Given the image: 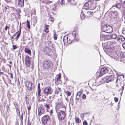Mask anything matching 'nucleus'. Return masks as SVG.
<instances>
[{"mask_svg":"<svg viewBox=\"0 0 125 125\" xmlns=\"http://www.w3.org/2000/svg\"><path fill=\"white\" fill-rule=\"evenodd\" d=\"M118 12L116 11H114L111 14V18H116L118 17Z\"/></svg>","mask_w":125,"mask_h":125,"instance_id":"a211bd4d","label":"nucleus"},{"mask_svg":"<svg viewBox=\"0 0 125 125\" xmlns=\"http://www.w3.org/2000/svg\"><path fill=\"white\" fill-rule=\"evenodd\" d=\"M51 118L48 115H44L41 118V121L43 124L48 125L50 122Z\"/></svg>","mask_w":125,"mask_h":125,"instance_id":"423d86ee","label":"nucleus"},{"mask_svg":"<svg viewBox=\"0 0 125 125\" xmlns=\"http://www.w3.org/2000/svg\"><path fill=\"white\" fill-rule=\"evenodd\" d=\"M45 46H48L49 47H53V45L52 43V42L51 41H48L47 42H45Z\"/></svg>","mask_w":125,"mask_h":125,"instance_id":"f3484780","label":"nucleus"},{"mask_svg":"<svg viewBox=\"0 0 125 125\" xmlns=\"http://www.w3.org/2000/svg\"><path fill=\"white\" fill-rule=\"evenodd\" d=\"M24 52L27 53L30 56L31 55V50L27 48H25L24 49Z\"/></svg>","mask_w":125,"mask_h":125,"instance_id":"bb28decb","label":"nucleus"},{"mask_svg":"<svg viewBox=\"0 0 125 125\" xmlns=\"http://www.w3.org/2000/svg\"><path fill=\"white\" fill-rule=\"evenodd\" d=\"M108 43L110 44V45H114L116 43V42L114 40H112L111 41H108Z\"/></svg>","mask_w":125,"mask_h":125,"instance_id":"c756f323","label":"nucleus"},{"mask_svg":"<svg viewBox=\"0 0 125 125\" xmlns=\"http://www.w3.org/2000/svg\"><path fill=\"white\" fill-rule=\"evenodd\" d=\"M114 100L115 102H117L118 101V98L116 97H115L114 98Z\"/></svg>","mask_w":125,"mask_h":125,"instance_id":"8fccbe9b","label":"nucleus"},{"mask_svg":"<svg viewBox=\"0 0 125 125\" xmlns=\"http://www.w3.org/2000/svg\"><path fill=\"white\" fill-rule=\"evenodd\" d=\"M54 51L53 47H49L48 46H45L43 49V51L44 54L50 56L53 55Z\"/></svg>","mask_w":125,"mask_h":125,"instance_id":"20e7f679","label":"nucleus"},{"mask_svg":"<svg viewBox=\"0 0 125 125\" xmlns=\"http://www.w3.org/2000/svg\"><path fill=\"white\" fill-rule=\"evenodd\" d=\"M31 58L28 55H26L25 57V64L28 67H29L31 64Z\"/></svg>","mask_w":125,"mask_h":125,"instance_id":"6e6552de","label":"nucleus"},{"mask_svg":"<svg viewBox=\"0 0 125 125\" xmlns=\"http://www.w3.org/2000/svg\"><path fill=\"white\" fill-rule=\"evenodd\" d=\"M26 25L27 26V27L29 29H30V22L28 20H27V21H26Z\"/></svg>","mask_w":125,"mask_h":125,"instance_id":"58836bf2","label":"nucleus"},{"mask_svg":"<svg viewBox=\"0 0 125 125\" xmlns=\"http://www.w3.org/2000/svg\"><path fill=\"white\" fill-rule=\"evenodd\" d=\"M10 109L9 107V106H8L7 107V110L8 111V110H9Z\"/></svg>","mask_w":125,"mask_h":125,"instance_id":"774afa93","label":"nucleus"},{"mask_svg":"<svg viewBox=\"0 0 125 125\" xmlns=\"http://www.w3.org/2000/svg\"><path fill=\"white\" fill-rule=\"evenodd\" d=\"M45 26L44 29V31L46 33H48L49 32V25H47L46 24H45Z\"/></svg>","mask_w":125,"mask_h":125,"instance_id":"4be33fe9","label":"nucleus"},{"mask_svg":"<svg viewBox=\"0 0 125 125\" xmlns=\"http://www.w3.org/2000/svg\"><path fill=\"white\" fill-rule=\"evenodd\" d=\"M46 34L45 33H44L42 35L41 38L42 39H46Z\"/></svg>","mask_w":125,"mask_h":125,"instance_id":"ea45409f","label":"nucleus"},{"mask_svg":"<svg viewBox=\"0 0 125 125\" xmlns=\"http://www.w3.org/2000/svg\"><path fill=\"white\" fill-rule=\"evenodd\" d=\"M67 1L71 5H75L76 4V1L75 0H67Z\"/></svg>","mask_w":125,"mask_h":125,"instance_id":"5701e85b","label":"nucleus"},{"mask_svg":"<svg viewBox=\"0 0 125 125\" xmlns=\"http://www.w3.org/2000/svg\"><path fill=\"white\" fill-rule=\"evenodd\" d=\"M122 46L124 49H125V42L123 44Z\"/></svg>","mask_w":125,"mask_h":125,"instance_id":"5fc2aeb1","label":"nucleus"},{"mask_svg":"<svg viewBox=\"0 0 125 125\" xmlns=\"http://www.w3.org/2000/svg\"><path fill=\"white\" fill-rule=\"evenodd\" d=\"M75 122L77 124H79L81 123V120L77 117L75 118Z\"/></svg>","mask_w":125,"mask_h":125,"instance_id":"2f4dec72","label":"nucleus"},{"mask_svg":"<svg viewBox=\"0 0 125 125\" xmlns=\"http://www.w3.org/2000/svg\"><path fill=\"white\" fill-rule=\"evenodd\" d=\"M10 74V75H11V78L12 79H13V74L11 73Z\"/></svg>","mask_w":125,"mask_h":125,"instance_id":"052dcab7","label":"nucleus"},{"mask_svg":"<svg viewBox=\"0 0 125 125\" xmlns=\"http://www.w3.org/2000/svg\"><path fill=\"white\" fill-rule=\"evenodd\" d=\"M122 6L123 9H124L123 13V15H124V17H125V3H124L122 5Z\"/></svg>","mask_w":125,"mask_h":125,"instance_id":"c9c22d12","label":"nucleus"},{"mask_svg":"<svg viewBox=\"0 0 125 125\" xmlns=\"http://www.w3.org/2000/svg\"><path fill=\"white\" fill-rule=\"evenodd\" d=\"M116 86L118 87L117 88L118 89L119 91H121L122 93L124 89V85L122 86L121 84H120L119 85L117 84Z\"/></svg>","mask_w":125,"mask_h":125,"instance_id":"aec40b11","label":"nucleus"},{"mask_svg":"<svg viewBox=\"0 0 125 125\" xmlns=\"http://www.w3.org/2000/svg\"><path fill=\"white\" fill-rule=\"evenodd\" d=\"M83 124L84 125H87L88 124L87 122L85 120H84L83 122Z\"/></svg>","mask_w":125,"mask_h":125,"instance_id":"3c124183","label":"nucleus"},{"mask_svg":"<svg viewBox=\"0 0 125 125\" xmlns=\"http://www.w3.org/2000/svg\"><path fill=\"white\" fill-rule=\"evenodd\" d=\"M61 88L58 87H57L55 90L54 91V96L55 97H58L59 96V94H60V98L61 97L60 95L61 93Z\"/></svg>","mask_w":125,"mask_h":125,"instance_id":"ddd939ff","label":"nucleus"},{"mask_svg":"<svg viewBox=\"0 0 125 125\" xmlns=\"http://www.w3.org/2000/svg\"><path fill=\"white\" fill-rule=\"evenodd\" d=\"M83 92V90H81L80 91L77 93L76 97V99H79V98Z\"/></svg>","mask_w":125,"mask_h":125,"instance_id":"6ab92c4d","label":"nucleus"},{"mask_svg":"<svg viewBox=\"0 0 125 125\" xmlns=\"http://www.w3.org/2000/svg\"><path fill=\"white\" fill-rule=\"evenodd\" d=\"M16 11L18 13H20L21 12V10L20 9H18L16 10Z\"/></svg>","mask_w":125,"mask_h":125,"instance_id":"c03bdc74","label":"nucleus"},{"mask_svg":"<svg viewBox=\"0 0 125 125\" xmlns=\"http://www.w3.org/2000/svg\"><path fill=\"white\" fill-rule=\"evenodd\" d=\"M54 19L51 16H49L48 20L51 22L52 23H53L54 22Z\"/></svg>","mask_w":125,"mask_h":125,"instance_id":"f704fd0d","label":"nucleus"},{"mask_svg":"<svg viewBox=\"0 0 125 125\" xmlns=\"http://www.w3.org/2000/svg\"><path fill=\"white\" fill-rule=\"evenodd\" d=\"M111 38L112 39H116V40L117 39V35L114 34H112L110 36Z\"/></svg>","mask_w":125,"mask_h":125,"instance_id":"72a5a7b5","label":"nucleus"},{"mask_svg":"<svg viewBox=\"0 0 125 125\" xmlns=\"http://www.w3.org/2000/svg\"><path fill=\"white\" fill-rule=\"evenodd\" d=\"M23 117V114H22L21 115V121L22 122Z\"/></svg>","mask_w":125,"mask_h":125,"instance_id":"4d7b16f0","label":"nucleus"},{"mask_svg":"<svg viewBox=\"0 0 125 125\" xmlns=\"http://www.w3.org/2000/svg\"><path fill=\"white\" fill-rule=\"evenodd\" d=\"M41 91V90H38V97H40L41 95V94L40 93Z\"/></svg>","mask_w":125,"mask_h":125,"instance_id":"a19ab883","label":"nucleus"},{"mask_svg":"<svg viewBox=\"0 0 125 125\" xmlns=\"http://www.w3.org/2000/svg\"><path fill=\"white\" fill-rule=\"evenodd\" d=\"M18 103L16 102H15L14 104V105H16L17 106Z\"/></svg>","mask_w":125,"mask_h":125,"instance_id":"69168bd1","label":"nucleus"},{"mask_svg":"<svg viewBox=\"0 0 125 125\" xmlns=\"http://www.w3.org/2000/svg\"><path fill=\"white\" fill-rule=\"evenodd\" d=\"M18 3L20 7H23L24 6V0H18Z\"/></svg>","mask_w":125,"mask_h":125,"instance_id":"412c9836","label":"nucleus"},{"mask_svg":"<svg viewBox=\"0 0 125 125\" xmlns=\"http://www.w3.org/2000/svg\"><path fill=\"white\" fill-rule=\"evenodd\" d=\"M28 97L27 96H26L25 97V99L26 102H27V100L28 99Z\"/></svg>","mask_w":125,"mask_h":125,"instance_id":"680f3d73","label":"nucleus"},{"mask_svg":"<svg viewBox=\"0 0 125 125\" xmlns=\"http://www.w3.org/2000/svg\"><path fill=\"white\" fill-rule=\"evenodd\" d=\"M32 85L33 84L31 82H30L29 81H27L26 82V85L27 88L28 89L29 91L32 90Z\"/></svg>","mask_w":125,"mask_h":125,"instance_id":"2eb2a0df","label":"nucleus"},{"mask_svg":"<svg viewBox=\"0 0 125 125\" xmlns=\"http://www.w3.org/2000/svg\"><path fill=\"white\" fill-rule=\"evenodd\" d=\"M77 33V31L76 30L74 31L72 33V36L73 38H71V39H73V40L75 38V37L76 35V34Z\"/></svg>","mask_w":125,"mask_h":125,"instance_id":"cd10ccee","label":"nucleus"},{"mask_svg":"<svg viewBox=\"0 0 125 125\" xmlns=\"http://www.w3.org/2000/svg\"><path fill=\"white\" fill-rule=\"evenodd\" d=\"M116 40L120 42H122L125 40V38L121 35H119L117 38Z\"/></svg>","mask_w":125,"mask_h":125,"instance_id":"dca6fc26","label":"nucleus"},{"mask_svg":"<svg viewBox=\"0 0 125 125\" xmlns=\"http://www.w3.org/2000/svg\"><path fill=\"white\" fill-rule=\"evenodd\" d=\"M15 36V35H13V36L11 37V39H12Z\"/></svg>","mask_w":125,"mask_h":125,"instance_id":"338daca9","label":"nucleus"},{"mask_svg":"<svg viewBox=\"0 0 125 125\" xmlns=\"http://www.w3.org/2000/svg\"><path fill=\"white\" fill-rule=\"evenodd\" d=\"M38 90H41L40 89V83H38Z\"/></svg>","mask_w":125,"mask_h":125,"instance_id":"864d4df0","label":"nucleus"},{"mask_svg":"<svg viewBox=\"0 0 125 125\" xmlns=\"http://www.w3.org/2000/svg\"><path fill=\"white\" fill-rule=\"evenodd\" d=\"M62 95V94L61 93L60 95L61 97L58 99L57 104L55 106V110L56 112L66 110V106L63 102Z\"/></svg>","mask_w":125,"mask_h":125,"instance_id":"f257e3e1","label":"nucleus"},{"mask_svg":"<svg viewBox=\"0 0 125 125\" xmlns=\"http://www.w3.org/2000/svg\"><path fill=\"white\" fill-rule=\"evenodd\" d=\"M116 79V78L115 76L112 75L110 76H107L106 77V81L107 83H108L109 81H112Z\"/></svg>","mask_w":125,"mask_h":125,"instance_id":"4468645a","label":"nucleus"},{"mask_svg":"<svg viewBox=\"0 0 125 125\" xmlns=\"http://www.w3.org/2000/svg\"><path fill=\"white\" fill-rule=\"evenodd\" d=\"M96 1L94 0H90L85 3L84 6V8L86 10H94L96 7Z\"/></svg>","mask_w":125,"mask_h":125,"instance_id":"7ed1b4c3","label":"nucleus"},{"mask_svg":"<svg viewBox=\"0 0 125 125\" xmlns=\"http://www.w3.org/2000/svg\"><path fill=\"white\" fill-rule=\"evenodd\" d=\"M12 49L13 50H15L17 48V47L15 45H12Z\"/></svg>","mask_w":125,"mask_h":125,"instance_id":"49530a36","label":"nucleus"},{"mask_svg":"<svg viewBox=\"0 0 125 125\" xmlns=\"http://www.w3.org/2000/svg\"><path fill=\"white\" fill-rule=\"evenodd\" d=\"M82 98L83 99H85L86 98V96L85 94H83L82 95Z\"/></svg>","mask_w":125,"mask_h":125,"instance_id":"a18cd8bd","label":"nucleus"},{"mask_svg":"<svg viewBox=\"0 0 125 125\" xmlns=\"http://www.w3.org/2000/svg\"><path fill=\"white\" fill-rule=\"evenodd\" d=\"M81 116L82 118H83L84 117V115L83 113L81 114Z\"/></svg>","mask_w":125,"mask_h":125,"instance_id":"6e6d98bb","label":"nucleus"},{"mask_svg":"<svg viewBox=\"0 0 125 125\" xmlns=\"http://www.w3.org/2000/svg\"><path fill=\"white\" fill-rule=\"evenodd\" d=\"M93 14V12L91 11H89L87 12L86 15L87 17H90Z\"/></svg>","mask_w":125,"mask_h":125,"instance_id":"7c9ffc66","label":"nucleus"},{"mask_svg":"<svg viewBox=\"0 0 125 125\" xmlns=\"http://www.w3.org/2000/svg\"><path fill=\"white\" fill-rule=\"evenodd\" d=\"M53 110L51 109L50 110V115H51L53 113Z\"/></svg>","mask_w":125,"mask_h":125,"instance_id":"09e8293b","label":"nucleus"},{"mask_svg":"<svg viewBox=\"0 0 125 125\" xmlns=\"http://www.w3.org/2000/svg\"><path fill=\"white\" fill-rule=\"evenodd\" d=\"M122 33L125 35V28H123L122 30Z\"/></svg>","mask_w":125,"mask_h":125,"instance_id":"de8ad7c7","label":"nucleus"},{"mask_svg":"<svg viewBox=\"0 0 125 125\" xmlns=\"http://www.w3.org/2000/svg\"><path fill=\"white\" fill-rule=\"evenodd\" d=\"M54 40H56L57 38V35L56 33H55L54 34Z\"/></svg>","mask_w":125,"mask_h":125,"instance_id":"37998d69","label":"nucleus"},{"mask_svg":"<svg viewBox=\"0 0 125 125\" xmlns=\"http://www.w3.org/2000/svg\"><path fill=\"white\" fill-rule=\"evenodd\" d=\"M59 4H60L62 5L64 4V0H59L58 1Z\"/></svg>","mask_w":125,"mask_h":125,"instance_id":"473e14b6","label":"nucleus"},{"mask_svg":"<svg viewBox=\"0 0 125 125\" xmlns=\"http://www.w3.org/2000/svg\"><path fill=\"white\" fill-rule=\"evenodd\" d=\"M53 63L50 60H46L44 61L43 67L44 69H48L53 66Z\"/></svg>","mask_w":125,"mask_h":125,"instance_id":"39448f33","label":"nucleus"},{"mask_svg":"<svg viewBox=\"0 0 125 125\" xmlns=\"http://www.w3.org/2000/svg\"><path fill=\"white\" fill-rule=\"evenodd\" d=\"M8 28V26L7 25H6L5 26V31H6L7 30V29Z\"/></svg>","mask_w":125,"mask_h":125,"instance_id":"bf43d9fd","label":"nucleus"},{"mask_svg":"<svg viewBox=\"0 0 125 125\" xmlns=\"http://www.w3.org/2000/svg\"><path fill=\"white\" fill-rule=\"evenodd\" d=\"M66 93L67 95L69 96H70L71 95V92L68 91H67L66 92Z\"/></svg>","mask_w":125,"mask_h":125,"instance_id":"79ce46f5","label":"nucleus"},{"mask_svg":"<svg viewBox=\"0 0 125 125\" xmlns=\"http://www.w3.org/2000/svg\"><path fill=\"white\" fill-rule=\"evenodd\" d=\"M68 35H65L63 38V41L64 44L67 45V44H70L73 41V39H71L70 37L68 40Z\"/></svg>","mask_w":125,"mask_h":125,"instance_id":"0eeeda50","label":"nucleus"},{"mask_svg":"<svg viewBox=\"0 0 125 125\" xmlns=\"http://www.w3.org/2000/svg\"><path fill=\"white\" fill-rule=\"evenodd\" d=\"M4 73L3 72H0V75L1 74H4Z\"/></svg>","mask_w":125,"mask_h":125,"instance_id":"0e129e2a","label":"nucleus"},{"mask_svg":"<svg viewBox=\"0 0 125 125\" xmlns=\"http://www.w3.org/2000/svg\"><path fill=\"white\" fill-rule=\"evenodd\" d=\"M31 122H30L29 120L28 121V125H31Z\"/></svg>","mask_w":125,"mask_h":125,"instance_id":"13d9d810","label":"nucleus"},{"mask_svg":"<svg viewBox=\"0 0 125 125\" xmlns=\"http://www.w3.org/2000/svg\"><path fill=\"white\" fill-rule=\"evenodd\" d=\"M85 17L84 14L83 12H81V18L82 20L84 19Z\"/></svg>","mask_w":125,"mask_h":125,"instance_id":"e433bc0d","label":"nucleus"},{"mask_svg":"<svg viewBox=\"0 0 125 125\" xmlns=\"http://www.w3.org/2000/svg\"><path fill=\"white\" fill-rule=\"evenodd\" d=\"M52 92L50 87L49 86L46 87L43 90L44 93L46 95H48L49 94H51Z\"/></svg>","mask_w":125,"mask_h":125,"instance_id":"9b49d317","label":"nucleus"},{"mask_svg":"<svg viewBox=\"0 0 125 125\" xmlns=\"http://www.w3.org/2000/svg\"><path fill=\"white\" fill-rule=\"evenodd\" d=\"M109 68L103 67L101 68L99 74L100 77H101L104 75L108 72Z\"/></svg>","mask_w":125,"mask_h":125,"instance_id":"9d476101","label":"nucleus"},{"mask_svg":"<svg viewBox=\"0 0 125 125\" xmlns=\"http://www.w3.org/2000/svg\"><path fill=\"white\" fill-rule=\"evenodd\" d=\"M104 30L105 32L108 33H111L113 31V29L109 26L105 25L104 27Z\"/></svg>","mask_w":125,"mask_h":125,"instance_id":"f8f14e48","label":"nucleus"},{"mask_svg":"<svg viewBox=\"0 0 125 125\" xmlns=\"http://www.w3.org/2000/svg\"><path fill=\"white\" fill-rule=\"evenodd\" d=\"M27 107L28 111L31 109V104L29 103L28 102H26Z\"/></svg>","mask_w":125,"mask_h":125,"instance_id":"c85d7f7f","label":"nucleus"},{"mask_svg":"<svg viewBox=\"0 0 125 125\" xmlns=\"http://www.w3.org/2000/svg\"><path fill=\"white\" fill-rule=\"evenodd\" d=\"M61 74L60 73H59L58 74L56 75V81L57 82L60 81L61 82V83H62L61 80Z\"/></svg>","mask_w":125,"mask_h":125,"instance_id":"393cba45","label":"nucleus"},{"mask_svg":"<svg viewBox=\"0 0 125 125\" xmlns=\"http://www.w3.org/2000/svg\"><path fill=\"white\" fill-rule=\"evenodd\" d=\"M8 66H9V67L10 68H11V66L10 65H9V64H8L7 65Z\"/></svg>","mask_w":125,"mask_h":125,"instance_id":"e2e57ef3","label":"nucleus"},{"mask_svg":"<svg viewBox=\"0 0 125 125\" xmlns=\"http://www.w3.org/2000/svg\"><path fill=\"white\" fill-rule=\"evenodd\" d=\"M21 33L17 32L14 34V35H15V36H17L14 38L16 41H17L18 39V38L20 35Z\"/></svg>","mask_w":125,"mask_h":125,"instance_id":"a878e982","label":"nucleus"},{"mask_svg":"<svg viewBox=\"0 0 125 125\" xmlns=\"http://www.w3.org/2000/svg\"><path fill=\"white\" fill-rule=\"evenodd\" d=\"M113 6L115 7L118 8H121V5L120 3H118L116 4H115L114 6Z\"/></svg>","mask_w":125,"mask_h":125,"instance_id":"4c0bfd02","label":"nucleus"},{"mask_svg":"<svg viewBox=\"0 0 125 125\" xmlns=\"http://www.w3.org/2000/svg\"><path fill=\"white\" fill-rule=\"evenodd\" d=\"M52 106L50 104H45L44 105V107L46 108L47 112H49L50 110V107Z\"/></svg>","mask_w":125,"mask_h":125,"instance_id":"b1692460","label":"nucleus"},{"mask_svg":"<svg viewBox=\"0 0 125 125\" xmlns=\"http://www.w3.org/2000/svg\"><path fill=\"white\" fill-rule=\"evenodd\" d=\"M45 110L43 108V106L41 104L38 108V116H40L42 114L45 113Z\"/></svg>","mask_w":125,"mask_h":125,"instance_id":"1a4fd4ad","label":"nucleus"},{"mask_svg":"<svg viewBox=\"0 0 125 125\" xmlns=\"http://www.w3.org/2000/svg\"><path fill=\"white\" fill-rule=\"evenodd\" d=\"M66 110L56 112L57 116L60 120V123L61 125H66V122L63 121L66 116Z\"/></svg>","mask_w":125,"mask_h":125,"instance_id":"f03ea898","label":"nucleus"},{"mask_svg":"<svg viewBox=\"0 0 125 125\" xmlns=\"http://www.w3.org/2000/svg\"><path fill=\"white\" fill-rule=\"evenodd\" d=\"M21 27H20L19 30L17 32L21 33Z\"/></svg>","mask_w":125,"mask_h":125,"instance_id":"603ef678","label":"nucleus"}]
</instances>
